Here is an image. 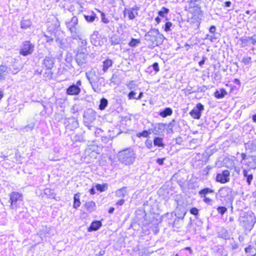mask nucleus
<instances>
[{
	"mask_svg": "<svg viewBox=\"0 0 256 256\" xmlns=\"http://www.w3.org/2000/svg\"><path fill=\"white\" fill-rule=\"evenodd\" d=\"M163 35L160 34L158 30L155 28L150 30L144 36L148 46L150 48L161 44L163 42Z\"/></svg>",
	"mask_w": 256,
	"mask_h": 256,
	"instance_id": "obj_1",
	"label": "nucleus"
},
{
	"mask_svg": "<svg viewBox=\"0 0 256 256\" xmlns=\"http://www.w3.org/2000/svg\"><path fill=\"white\" fill-rule=\"evenodd\" d=\"M118 161L125 165L132 164L135 161L136 154L131 148L120 151L118 154Z\"/></svg>",
	"mask_w": 256,
	"mask_h": 256,
	"instance_id": "obj_2",
	"label": "nucleus"
},
{
	"mask_svg": "<svg viewBox=\"0 0 256 256\" xmlns=\"http://www.w3.org/2000/svg\"><path fill=\"white\" fill-rule=\"evenodd\" d=\"M240 225L246 230L250 231L256 222V218L254 214L250 212L244 214V216H240L239 218Z\"/></svg>",
	"mask_w": 256,
	"mask_h": 256,
	"instance_id": "obj_3",
	"label": "nucleus"
},
{
	"mask_svg": "<svg viewBox=\"0 0 256 256\" xmlns=\"http://www.w3.org/2000/svg\"><path fill=\"white\" fill-rule=\"evenodd\" d=\"M34 46L30 41L24 42L20 49V54L23 56L31 54L34 50Z\"/></svg>",
	"mask_w": 256,
	"mask_h": 256,
	"instance_id": "obj_4",
	"label": "nucleus"
},
{
	"mask_svg": "<svg viewBox=\"0 0 256 256\" xmlns=\"http://www.w3.org/2000/svg\"><path fill=\"white\" fill-rule=\"evenodd\" d=\"M200 0H188V6H186L188 8V12L193 15V16H197L200 14L201 10L196 4Z\"/></svg>",
	"mask_w": 256,
	"mask_h": 256,
	"instance_id": "obj_5",
	"label": "nucleus"
},
{
	"mask_svg": "<svg viewBox=\"0 0 256 256\" xmlns=\"http://www.w3.org/2000/svg\"><path fill=\"white\" fill-rule=\"evenodd\" d=\"M96 117V112L92 109H88L84 112V123L86 126H88L92 124L95 120Z\"/></svg>",
	"mask_w": 256,
	"mask_h": 256,
	"instance_id": "obj_6",
	"label": "nucleus"
},
{
	"mask_svg": "<svg viewBox=\"0 0 256 256\" xmlns=\"http://www.w3.org/2000/svg\"><path fill=\"white\" fill-rule=\"evenodd\" d=\"M90 84L93 90L97 93L101 92L102 88L106 86L104 79L102 77L97 78L96 80H94Z\"/></svg>",
	"mask_w": 256,
	"mask_h": 256,
	"instance_id": "obj_7",
	"label": "nucleus"
},
{
	"mask_svg": "<svg viewBox=\"0 0 256 256\" xmlns=\"http://www.w3.org/2000/svg\"><path fill=\"white\" fill-rule=\"evenodd\" d=\"M10 207L14 209L17 208V202L22 200V195L17 192H13L10 194Z\"/></svg>",
	"mask_w": 256,
	"mask_h": 256,
	"instance_id": "obj_8",
	"label": "nucleus"
},
{
	"mask_svg": "<svg viewBox=\"0 0 256 256\" xmlns=\"http://www.w3.org/2000/svg\"><path fill=\"white\" fill-rule=\"evenodd\" d=\"M241 48H244L250 44L255 45L256 44V34L252 36H244L240 38L238 42Z\"/></svg>",
	"mask_w": 256,
	"mask_h": 256,
	"instance_id": "obj_9",
	"label": "nucleus"
},
{
	"mask_svg": "<svg viewBox=\"0 0 256 256\" xmlns=\"http://www.w3.org/2000/svg\"><path fill=\"white\" fill-rule=\"evenodd\" d=\"M88 54L84 52H78L75 56V60L80 68H84L87 62Z\"/></svg>",
	"mask_w": 256,
	"mask_h": 256,
	"instance_id": "obj_10",
	"label": "nucleus"
},
{
	"mask_svg": "<svg viewBox=\"0 0 256 256\" xmlns=\"http://www.w3.org/2000/svg\"><path fill=\"white\" fill-rule=\"evenodd\" d=\"M204 110V105L201 103H198L189 114L193 118L199 120L200 118L202 112Z\"/></svg>",
	"mask_w": 256,
	"mask_h": 256,
	"instance_id": "obj_11",
	"label": "nucleus"
},
{
	"mask_svg": "<svg viewBox=\"0 0 256 256\" xmlns=\"http://www.w3.org/2000/svg\"><path fill=\"white\" fill-rule=\"evenodd\" d=\"M230 172L228 170H226L222 173L218 174L216 176V181L221 184H226L230 182Z\"/></svg>",
	"mask_w": 256,
	"mask_h": 256,
	"instance_id": "obj_12",
	"label": "nucleus"
},
{
	"mask_svg": "<svg viewBox=\"0 0 256 256\" xmlns=\"http://www.w3.org/2000/svg\"><path fill=\"white\" fill-rule=\"evenodd\" d=\"M90 42L95 46H102L103 42L100 40V36L98 31H94L90 36Z\"/></svg>",
	"mask_w": 256,
	"mask_h": 256,
	"instance_id": "obj_13",
	"label": "nucleus"
},
{
	"mask_svg": "<svg viewBox=\"0 0 256 256\" xmlns=\"http://www.w3.org/2000/svg\"><path fill=\"white\" fill-rule=\"evenodd\" d=\"M218 193L220 197L229 199L232 195V190L228 187H223L219 190Z\"/></svg>",
	"mask_w": 256,
	"mask_h": 256,
	"instance_id": "obj_14",
	"label": "nucleus"
},
{
	"mask_svg": "<svg viewBox=\"0 0 256 256\" xmlns=\"http://www.w3.org/2000/svg\"><path fill=\"white\" fill-rule=\"evenodd\" d=\"M54 58L51 55L45 56L42 62V64L46 68H52L54 67Z\"/></svg>",
	"mask_w": 256,
	"mask_h": 256,
	"instance_id": "obj_15",
	"label": "nucleus"
},
{
	"mask_svg": "<svg viewBox=\"0 0 256 256\" xmlns=\"http://www.w3.org/2000/svg\"><path fill=\"white\" fill-rule=\"evenodd\" d=\"M80 92V88L77 86L73 84L69 86L66 89V94L68 95H78Z\"/></svg>",
	"mask_w": 256,
	"mask_h": 256,
	"instance_id": "obj_16",
	"label": "nucleus"
},
{
	"mask_svg": "<svg viewBox=\"0 0 256 256\" xmlns=\"http://www.w3.org/2000/svg\"><path fill=\"white\" fill-rule=\"evenodd\" d=\"M166 124L160 122L156 124L153 127L152 134L155 135H160L162 133L164 130Z\"/></svg>",
	"mask_w": 256,
	"mask_h": 256,
	"instance_id": "obj_17",
	"label": "nucleus"
},
{
	"mask_svg": "<svg viewBox=\"0 0 256 256\" xmlns=\"http://www.w3.org/2000/svg\"><path fill=\"white\" fill-rule=\"evenodd\" d=\"M67 27L71 30L72 28H76L78 26V20L77 17H72L68 18L66 22Z\"/></svg>",
	"mask_w": 256,
	"mask_h": 256,
	"instance_id": "obj_18",
	"label": "nucleus"
},
{
	"mask_svg": "<svg viewBox=\"0 0 256 256\" xmlns=\"http://www.w3.org/2000/svg\"><path fill=\"white\" fill-rule=\"evenodd\" d=\"M114 62L110 59H106L103 61L102 65L101 66L102 72H100V74H102L106 72L108 68L112 66Z\"/></svg>",
	"mask_w": 256,
	"mask_h": 256,
	"instance_id": "obj_19",
	"label": "nucleus"
},
{
	"mask_svg": "<svg viewBox=\"0 0 256 256\" xmlns=\"http://www.w3.org/2000/svg\"><path fill=\"white\" fill-rule=\"evenodd\" d=\"M86 75L90 84L96 80L97 78H100L96 75V71L94 70H91L89 72H86Z\"/></svg>",
	"mask_w": 256,
	"mask_h": 256,
	"instance_id": "obj_20",
	"label": "nucleus"
},
{
	"mask_svg": "<svg viewBox=\"0 0 256 256\" xmlns=\"http://www.w3.org/2000/svg\"><path fill=\"white\" fill-rule=\"evenodd\" d=\"M102 226V222L99 220L92 222L90 227L88 228V232L96 231L98 230Z\"/></svg>",
	"mask_w": 256,
	"mask_h": 256,
	"instance_id": "obj_21",
	"label": "nucleus"
},
{
	"mask_svg": "<svg viewBox=\"0 0 256 256\" xmlns=\"http://www.w3.org/2000/svg\"><path fill=\"white\" fill-rule=\"evenodd\" d=\"M71 33V37L75 40H82V34L78 28H72L70 30Z\"/></svg>",
	"mask_w": 256,
	"mask_h": 256,
	"instance_id": "obj_22",
	"label": "nucleus"
},
{
	"mask_svg": "<svg viewBox=\"0 0 256 256\" xmlns=\"http://www.w3.org/2000/svg\"><path fill=\"white\" fill-rule=\"evenodd\" d=\"M126 38L124 36L122 38H120L116 34H114L110 37V41L112 44L116 45L119 44L122 41L124 40Z\"/></svg>",
	"mask_w": 256,
	"mask_h": 256,
	"instance_id": "obj_23",
	"label": "nucleus"
},
{
	"mask_svg": "<svg viewBox=\"0 0 256 256\" xmlns=\"http://www.w3.org/2000/svg\"><path fill=\"white\" fill-rule=\"evenodd\" d=\"M84 208L88 212L91 213L95 210L96 205L94 202L90 200L86 202Z\"/></svg>",
	"mask_w": 256,
	"mask_h": 256,
	"instance_id": "obj_24",
	"label": "nucleus"
},
{
	"mask_svg": "<svg viewBox=\"0 0 256 256\" xmlns=\"http://www.w3.org/2000/svg\"><path fill=\"white\" fill-rule=\"evenodd\" d=\"M9 72V70L6 66H0V80H4L7 74Z\"/></svg>",
	"mask_w": 256,
	"mask_h": 256,
	"instance_id": "obj_25",
	"label": "nucleus"
},
{
	"mask_svg": "<svg viewBox=\"0 0 256 256\" xmlns=\"http://www.w3.org/2000/svg\"><path fill=\"white\" fill-rule=\"evenodd\" d=\"M227 94V92L224 88L216 90L214 94V96L217 98H222Z\"/></svg>",
	"mask_w": 256,
	"mask_h": 256,
	"instance_id": "obj_26",
	"label": "nucleus"
},
{
	"mask_svg": "<svg viewBox=\"0 0 256 256\" xmlns=\"http://www.w3.org/2000/svg\"><path fill=\"white\" fill-rule=\"evenodd\" d=\"M172 114V110L170 108H166L164 110L160 111L159 115L162 118H166L170 116Z\"/></svg>",
	"mask_w": 256,
	"mask_h": 256,
	"instance_id": "obj_27",
	"label": "nucleus"
},
{
	"mask_svg": "<svg viewBox=\"0 0 256 256\" xmlns=\"http://www.w3.org/2000/svg\"><path fill=\"white\" fill-rule=\"evenodd\" d=\"M32 22L30 20L26 17V18H24L21 21L20 27L23 29H26L30 26L32 25Z\"/></svg>",
	"mask_w": 256,
	"mask_h": 256,
	"instance_id": "obj_28",
	"label": "nucleus"
},
{
	"mask_svg": "<svg viewBox=\"0 0 256 256\" xmlns=\"http://www.w3.org/2000/svg\"><path fill=\"white\" fill-rule=\"evenodd\" d=\"M218 237L224 238V240H228L230 238V236L226 230L224 228H222L218 232Z\"/></svg>",
	"mask_w": 256,
	"mask_h": 256,
	"instance_id": "obj_29",
	"label": "nucleus"
},
{
	"mask_svg": "<svg viewBox=\"0 0 256 256\" xmlns=\"http://www.w3.org/2000/svg\"><path fill=\"white\" fill-rule=\"evenodd\" d=\"M243 174L244 178H246V182L248 185L251 184L252 180L253 179V176L252 173H249V171L244 170Z\"/></svg>",
	"mask_w": 256,
	"mask_h": 256,
	"instance_id": "obj_30",
	"label": "nucleus"
},
{
	"mask_svg": "<svg viewBox=\"0 0 256 256\" xmlns=\"http://www.w3.org/2000/svg\"><path fill=\"white\" fill-rule=\"evenodd\" d=\"M80 194L79 192L76 193L74 195L73 207L75 208H77L80 205Z\"/></svg>",
	"mask_w": 256,
	"mask_h": 256,
	"instance_id": "obj_31",
	"label": "nucleus"
},
{
	"mask_svg": "<svg viewBox=\"0 0 256 256\" xmlns=\"http://www.w3.org/2000/svg\"><path fill=\"white\" fill-rule=\"evenodd\" d=\"M126 187H123L116 192V196L118 198H124L126 196Z\"/></svg>",
	"mask_w": 256,
	"mask_h": 256,
	"instance_id": "obj_32",
	"label": "nucleus"
},
{
	"mask_svg": "<svg viewBox=\"0 0 256 256\" xmlns=\"http://www.w3.org/2000/svg\"><path fill=\"white\" fill-rule=\"evenodd\" d=\"M154 144L155 146L164 148V144L163 143V138L160 137H155L154 139Z\"/></svg>",
	"mask_w": 256,
	"mask_h": 256,
	"instance_id": "obj_33",
	"label": "nucleus"
},
{
	"mask_svg": "<svg viewBox=\"0 0 256 256\" xmlns=\"http://www.w3.org/2000/svg\"><path fill=\"white\" fill-rule=\"evenodd\" d=\"M214 192L213 190H212L210 188H204L200 190L198 192V194L201 197H202V196H205L206 194H207L209 193H214Z\"/></svg>",
	"mask_w": 256,
	"mask_h": 256,
	"instance_id": "obj_34",
	"label": "nucleus"
},
{
	"mask_svg": "<svg viewBox=\"0 0 256 256\" xmlns=\"http://www.w3.org/2000/svg\"><path fill=\"white\" fill-rule=\"evenodd\" d=\"M96 188L98 191L102 192L108 190V184L106 183H104L102 184H96Z\"/></svg>",
	"mask_w": 256,
	"mask_h": 256,
	"instance_id": "obj_35",
	"label": "nucleus"
},
{
	"mask_svg": "<svg viewBox=\"0 0 256 256\" xmlns=\"http://www.w3.org/2000/svg\"><path fill=\"white\" fill-rule=\"evenodd\" d=\"M110 81L116 84H118L121 82V79L120 78V75L118 74H114L110 79Z\"/></svg>",
	"mask_w": 256,
	"mask_h": 256,
	"instance_id": "obj_36",
	"label": "nucleus"
},
{
	"mask_svg": "<svg viewBox=\"0 0 256 256\" xmlns=\"http://www.w3.org/2000/svg\"><path fill=\"white\" fill-rule=\"evenodd\" d=\"M108 104V100L106 98H102L100 100V104L99 105V109L100 110H104L107 106Z\"/></svg>",
	"mask_w": 256,
	"mask_h": 256,
	"instance_id": "obj_37",
	"label": "nucleus"
},
{
	"mask_svg": "<svg viewBox=\"0 0 256 256\" xmlns=\"http://www.w3.org/2000/svg\"><path fill=\"white\" fill-rule=\"evenodd\" d=\"M44 37L45 38V40L47 42L50 43L51 42H53L54 39L56 38V36L54 34H50V36H48L47 34H44Z\"/></svg>",
	"mask_w": 256,
	"mask_h": 256,
	"instance_id": "obj_38",
	"label": "nucleus"
},
{
	"mask_svg": "<svg viewBox=\"0 0 256 256\" xmlns=\"http://www.w3.org/2000/svg\"><path fill=\"white\" fill-rule=\"evenodd\" d=\"M52 68H46V71L44 74V76L45 78H48V80H50L52 78L53 73L52 72Z\"/></svg>",
	"mask_w": 256,
	"mask_h": 256,
	"instance_id": "obj_39",
	"label": "nucleus"
},
{
	"mask_svg": "<svg viewBox=\"0 0 256 256\" xmlns=\"http://www.w3.org/2000/svg\"><path fill=\"white\" fill-rule=\"evenodd\" d=\"M169 12V9L162 7V9L158 11V14L159 16H164V14H167Z\"/></svg>",
	"mask_w": 256,
	"mask_h": 256,
	"instance_id": "obj_40",
	"label": "nucleus"
},
{
	"mask_svg": "<svg viewBox=\"0 0 256 256\" xmlns=\"http://www.w3.org/2000/svg\"><path fill=\"white\" fill-rule=\"evenodd\" d=\"M138 10L139 8L137 6L133 7L130 10V12L128 16H136V15H138Z\"/></svg>",
	"mask_w": 256,
	"mask_h": 256,
	"instance_id": "obj_41",
	"label": "nucleus"
},
{
	"mask_svg": "<svg viewBox=\"0 0 256 256\" xmlns=\"http://www.w3.org/2000/svg\"><path fill=\"white\" fill-rule=\"evenodd\" d=\"M251 57L244 56L242 60V62L244 65H248L251 63Z\"/></svg>",
	"mask_w": 256,
	"mask_h": 256,
	"instance_id": "obj_42",
	"label": "nucleus"
},
{
	"mask_svg": "<svg viewBox=\"0 0 256 256\" xmlns=\"http://www.w3.org/2000/svg\"><path fill=\"white\" fill-rule=\"evenodd\" d=\"M69 120L72 122V128H76L78 126V122L75 118H70Z\"/></svg>",
	"mask_w": 256,
	"mask_h": 256,
	"instance_id": "obj_43",
	"label": "nucleus"
},
{
	"mask_svg": "<svg viewBox=\"0 0 256 256\" xmlns=\"http://www.w3.org/2000/svg\"><path fill=\"white\" fill-rule=\"evenodd\" d=\"M228 209L224 206H218L217 208L218 212L222 216L226 211Z\"/></svg>",
	"mask_w": 256,
	"mask_h": 256,
	"instance_id": "obj_44",
	"label": "nucleus"
},
{
	"mask_svg": "<svg viewBox=\"0 0 256 256\" xmlns=\"http://www.w3.org/2000/svg\"><path fill=\"white\" fill-rule=\"evenodd\" d=\"M252 152H256V138L249 145Z\"/></svg>",
	"mask_w": 256,
	"mask_h": 256,
	"instance_id": "obj_45",
	"label": "nucleus"
},
{
	"mask_svg": "<svg viewBox=\"0 0 256 256\" xmlns=\"http://www.w3.org/2000/svg\"><path fill=\"white\" fill-rule=\"evenodd\" d=\"M140 42L139 40L137 39L132 38L129 43V45L130 46H135L138 44Z\"/></svg>",
	"mask_w": 256,
	"mask_h": 256,
	"instance_id": "obj_46",
	"label": "nucleus"
},
{
	"mask_svg": "<svg viewBox=\"0 0 256 256\" xmlns=\"http://www.w3.org/2000/svg\"><path fill=\"white\" fill-rule=\"evenodd\" d=\"M136 92L134 91H131L129 92V94L128 95V98L130 100L132 99H136Z\"/></svg>",
	"mask_w": 256,
	"mask_h": 256,
	"instance_id": "obj_47",
	"label": "nucleus"
},
{
	"mask_svg": "<svg viewBox=\"0 0 256 256\" xmlns=\"http://www.w3.org/2000/svg\"><path fill=\"white\" fill-rule=\"evenodd\" d=\"M172 26V24L170 22H168L164 25V30L166 32H169L171 30L170 28Z\"/></svg>",
	"mask_w": 256,
	"mask_h": 256,
	"instance_id": "obj_48",
	"label": "nucleus"
},
{
	"mask_svg": "<svg viewBox=\"0 0 256 256\" xmlns=\"http://www.w3.org/2000/svg\"><path fill=\"white\" fill-rule=\"evenodd\" d=\"M190 212L192 214L196 216L198 214V210L196 208H192L190 210Z\"/></svg>",
	"mask_w": 256,
	"mask_h": 256,
	"instance_id": "obj_49",
	"label": "nucleus"
},
{
	"mask_svg": "<svg viewBox=\"0 0 256 256\" xmlns=\"http://www.w3.org/2000/svg\"><path fill=\"white\" fill-rule=\"evenodd\" d=\"M72 56H71V54H68L66 56L65 61L67 63L70 64L72 62Z\"/></svg>",
	"mask_w": 256,
	"mask_h": 256,
	"instance_id": "obj_50",
	"label": "nucleus"
},
{
	"mask_svg": "<svg viewBox=\"0 0 256 256\" xmlns=\"http://www.w3.org/2000/svg\"><path fill=\"white\" fill-rule=\"evenodd\" d=\"M12 68L13 70H12L11 68H10L9 72H10L13 74H17L19 71L18 68H16L14 66H12Z\"/></svg>",
	"mask_w": 256,
	"mask_h": 256,
	"instance_id": "obj_51",
	"label": "nucleus"
},
{
	"mask_svg": "<svg viewBox=\"0 0 256 256\" xmlns=\"http://www.w3.org/2000/svg\"><path fill=\"white\" fill-rule=\"evenodd\" d=\"M152 67L156 72H158L160 70L158 64V62H154L152 66Z\"/></svg>",
	"mask_w": 256,
	"mask_h": 256,
	"instance_id": "obj_52",
	"label": "nucleus"
},
{
	"mask_svg": "<svg viewBox=\"0 0 256 256\" xmlns=\"http://www.w3.org/2000/svg\"><path fill=\"white\" fill-rule=\"evenodd\" d=\"M145 144L149 149H150L152 147V141L151 140H147L145 142Z\"/></svg>",
	"mask_w": 256,
	"mask_h": 256,
	"instance_id": "obj_53",
	"label": "nucleus"
},
{
	"mask_svg": "<svg viewBox=\"0 0 256 256\" xmlns=\"http://www.w3.org/2000/svg\"><path fill=\"white\" fill-rule=\"evenodd\" d=\"M232 5V4L230 1H226L224 2V4H222V6L226 8H230Z\"/></svg>",
	"mask_w": 256,
	"mask_h": 256,
	"instance_id": "obj_54",
	"label": "nucleus"
},
{
	"mask_svg": "<svg viewBox=\"0 0 256 256\" xmlns=\"http://www.w3.org/2000/svg\"><path fill=\"white\" fill-rule=\"evenodd\" d=\"M208 88L206 86H203L201 87L198 88L197 90V92H204Z\"/></svg>",
	"mask_w": 256,
	"mask_h": 256,
	"instance_id": "obj_55",
	"label": "nucleus"
},
{
	"mask_svg": "<svg viewBox=\"0 0 256 256\" xmlns=\"http://www.w3.org/2000/svg\"><path fill=\"white\" fill-rule=\"evenodd\" d=\"M141 136H142L144 138H148L150 134V132L147 131L146 130H144L141 132Z\"/></svg>",
	"mask_w": 256,
	"mask_h": 256,
	"instance_id": "obj_56",
	"label": "nucleus"
},
{
	"mask_svg": "<svg viewBox=\"0 0 256 256\" xmlns=\"http://www.w3.org/2000/svg\"><path fill=\"white\" fill-rule=\"evenodd\" d=\"M176 123V120L175 119H173L168 124V127L173 128L174 127Z\"/></svg>",
	"mask_w": 256,
	"mask_h": 256,
	"instance_id": "obj_57",
	"label": "nucleus"
},
{
	"mask_svg": "<svg viewBox=\"0 0 256 256\" xmlns=\"http://www.w3.org/2000/svg\"><path fill=\"white\" fill-rule=\"evenodd\" d=\"M96 17H84L86 20L89 22H93L96 18Z\"/></svg>",
	"mask_w": 256,
	"mask_h": 256,
	"instance_id": "obj_58",
	"label": "nucleus"
},
{
	"mask_svg": "<svg viewBox=\"0 0 256 256\" xmlns=\"http://www.w3.org/2000/svg\"><path fill=\"white\" fill-rule=\"evenodd\" d=\"M203 197H204L203 200L206 204H210V202L212 201V200L209 198L206 197V196H203Z\"/></svg>",
	"mask_w": 256,
	"mask_h": 256,
	"instance_id": "obj_59",
	"label": "nucleus"
},
{
	"mask_svg": "<svg viewBox=\"0 0 256 256\" xmlns=\"http://www.w3.org/2000/svg\"><path fill=\"white\" fill-rule=\"evenodd\" d=\"M164 160L165 158H158L156 162L159 165H162Z\"/></svg>",
	"mask_w": 256,
	"mask_h": 256,
	"instance_id": "obj_60",
	"label": "nucleus"
},
{
	"mask_svg": "<svg viewBox=\"0 0 256 256\" xmlns=\"http://www.w3.org/2000/svg\"><path fill=\"white\" fill-rule=\"evenodd\" d=\"M252 249V246L250 245L248 247L245 248L244 250L246 253H249V252H251Z\"/></svg>",
	"mask_w": 256,
	"mask_h": 256,
	"instance_id": "obj_61",
	"label": "nucleus"
},
{
	"mask_svg": "<svg viewBox=\"0 0 256 256\" xmlns=\"http://www.w3.org/2000/svg\"><path fill=\"white\" fill-rule=\"evenodd\" d=\"M216 26H212L210 27V30H209L210 32V33H212V34L214 33V32H216Z\"/></svg>",
	"mask_w": 256,
	"mask_h": 256,
	"instance_id": "obj_62",
	"label": "nucleus"
},
{
	"mask_svg": "<svg viewBox=\"0 0 256 256\" xmlns=\"http://www.w3.org/2000/svg\"><path fill=\"white\" fill-rule=\"evenodd\" d=\"M231 246L232 250H236L238 248V244L236 242H234L231 244Z\"/></svg>",
	"mask_w": 256,
	"mask_h": 256,
	"instance_id": "obj_63",
	"label": "nucleus"
},
{
	"mask_svg": "<svg viewBox=\"0 0 256 256\" xmlns=\"http://www.w3.org/2000/svg\"><path fill=\"white\" fill-rule=\"evenodd\" d=\"M124 199H121L118 202H117L116 203V205L122 206L124 204Z\"/></svg>",
	"mask_w": 256,
	"mask_h": 256,
	"instance_id": "obj_64",
	"label": "nucleus"
}]
</instances>
